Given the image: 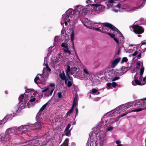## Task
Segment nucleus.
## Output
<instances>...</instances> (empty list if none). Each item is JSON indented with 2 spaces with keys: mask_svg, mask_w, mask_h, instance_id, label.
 I'll return each mask as SVG.
<instances>
[{
  "mask_svg": "<svg viewBox=\"0 0 146 146\" xmlns=\"http://www.w3.org/2000/svg\"><path fill=\"white\" fill-rule=\"evenodd\" d=\"M106 5L98 4H92L87 5L84 7L81 5L76 6L75 10L71 9H68L66 12V14L63 15L61 22V24L64 27V25L67 26L68 23L71 25V23H73L74 20L78 18L79 15L86 14L89 12L92 14H96L101 12L106 7Z\"/></svg>",
  "mask_w": 146,
  "mask_h": 146,
  "instance_id": "obj_1",
  "label": "nucleus"
},
{
  "mask_svg": "<svg viewBox=\"0 0 146 146\" xmlns=\"http://www.w3.org/2000/svg\"><path fill=\"white\" fill-rule=\"evenodd\" d=\"M43 123L41 122L36 123L34 124H31L29 125H22L19 127L9 128L7 129L5 134L3 135H1L0 137L1 140L5 142L9 141L11 138V137L13 135L17 134H22L26 132L30 131L35 129H40L42 127Z\"/></svg>",
  "mask_w": 146,
  "mask_h": 146,
  "instance_id": "obj_2",
  "label": "nucleus"
},
{
  "mask_svg": "<svg viewBox=\"0 0 146 146\" xmlns=\"http://www.w3.org/2000/svg\"><path fill=\"white\" fill-rule=\"evenodd\" d=\"M25 89L27 93L21 95L19 97L20 102L18 104L17 108L15 110L16 112L18 110H21L24 109L26 106L29 108V106L32 104L33 102H34L35 100V98L33 97L30 99L29 102L27 103V101L29 98V96L31 95V93H29V92H33V90L32 89H28L26 87H25Z\"/></svg>",
  "mask_w": 146,
  "mask_h": 146,
  "instance_id": "obj_3",
  "label": "nucleus"
},
{
  "mask_svg": "<svg viewBox=\"0 0 146 146\" xmlns=\"http://www.w3.org/2000/svg\"><path fill=\"white\" fill-rule=\"evenodd\" d=\"M95 25L97 27L94 28V30L95 31L103 33L108 34H113L115 35H118V36L121 34L120 32L115 27L111 24L107 23H96Z\"/></svg>",
  "mask_w": 146,
  "mask_h": 146,
  "instance_id": "obj_4",
  "label": "nucleus"
},
{
  "mask_svg": "<svg viewBox=\"0 0 146 146\" xmlns=\"http://www.w3.org/2000/svg\"><path fill=\"white\" fill-rule=\"evenodd\" d=\"M46 59V57H45L44 58V65L45 66L43 69L42 75V76L40 74H37L34 79V81L36 84H38L39 82V81H41L42 80L43 81L47 79L48 77L49 73L51 71L48 65V62H46L45 64V60Z\"/></svg>",
  "mask_w": 146,
  "mask_h": 146,
  "instance_id": "obj_5",
  "label": "nucleus"
},
{
  "mask_svg": "<svg viewBox=\"0 0 146 146\" xmlns=\"http://www.w3.org/2000/svg\"><path fill=\"white\" fill-rule=\"evenodd\" d=\"M101 127H102H102H101L100 128V131H98V132L96 134L93 133H92L91 135L90 134H90V139L91 140L93 141L95 139V138H93V136L95 135L96 134V137H97V138H98V137L100 141L101 142L103 143L106 136V133H105V131L106 130L108 131H111L113 129V127H110L107 129H105V128H104V131H103V129H102L103 128L102 126Z\"/></svg>",
  "mask_w": 146,
  "mask_h": 146,
  "instance_id": "obj_6",
  "label": "nucleus"
},
{
  "mask_svg": "<svg viewBox=\"0 0 146 146\" xmlns=\"http://www.w3.org/2000/svg\"><path fill=\"white\" fill-rule=\"evenodd\" d=\"M109 35L111 37L113 38L114 41L117 43V52L116 53V54H119L120 53L121 49L124 47L123 45V44L124 42V38L123 36L121 34H120V35L118 36L119 37V38L117 39L115 37V35L113 34L109 33Z\"/></svg>",
  "mask_w": 146,
  "mask_h": 146,
  "instance_id": "obj_7",
  "label": "nucleus"
},
{
  "mask_svg": "<svg viewBox=\"0 0 146 146\" xmlns=\"http://www.w3.org/2000/svg\"><path fill=\"white\" fill-rule=\"evenodd\" d=\"M132 106V103L131 102L120 106L115 109L113 115L115 116L116 115L120 113L121 111H124Z\"/></svg>",
  "mask_w": 146,
  "mask_h": 146,
  "instance_id": "obj_8",
  "label": "nucleus"
},
{
  "mask_svg": "<svg viewBox=\"0 0 146 146\" xmlns=\"http://www.w3.org/2000/svg\"><path fill=\"white\" fill-rule=\"evenodd\" d=\"M125 69H127L126 68L124 67ZM127 71L126 70L125 72H121L119 71H116L114 73V71L111 70V71H108L105 73V76L107 78L110 79L114 75H115L117 76H120L122 75L124 73Z\"/></svg>",
  "mask_w": 146,
  "mask_h": 146,
  "instance_id": "obj_9",
  "label": "nucleus"
},
{
  "mask_svg": "<svg viewBox=\"0 0 146 146\" xmlns=\"http://www.w3.org/2000/svg\"><path fill=\"white\" fill-rule=\"evenodd\" d=\"M54 86L55 84L54 83L50 84V86L48 87L42 91V94L46 96H51L54 90Z\"/></svg>",
  "mask_w": 146,
  "mask_h": 146,
  "instance_id": "obj_10",
  "label": "nucleus"
},
{
  "mask_svg": "<svg viewBox=\"0 0 146 146\" xmlns=\"http://www.w3.org/2000/svg\"><path fill=\"white\" fill-rule=\"evenodd\" d=\"M62 56L59 54L57 55L55 60L53 59V58H52L51 61L49 64L50 66L51 67H53L54 68L55 67H56L58 65V62L62 60Z\"/></svg>",
  "mask_w": 146,
  "mask_h": 146,
  "instance_id": "obj_11",
  "label": "nucleus"
},
{
  "mask_svg": "<svg viewBox=\"0 0 146 146\" xmlns=\"http://www.w3.org/2000/svg\"><path fill=\"white\" fill-rule=\"evenodd\" d=\"M131 30L133 31L137 34H141L143 33L144 29L138 25H133L129 27Z\"/></svg>",
  "mask_w": 146,
  "mask_h": 146,
  "instance_id": "obj_12",
  "label": "nucleus"
},
{
  "mask_svg": "<svg viewBox=\"0 0 146 146\" xmlns=\"http://www.w3.org/2000/svg\"><path fill=\"white\" fill-rule=\"evenodd\" d=\"M144 71V68L142 67L140 69V74H136L134 77V80L132 82V84L133 85L135 86L137 85L136 82H137L139 80L142 79V75L143 74Z\"/></svg>",
  "mask_w": 146,
  "mask_h": 146,
  "instance_id": "obj_13",
  "label": "nucleus"
},
{
  "mask_svg": "<svg viewBox=\"0 0 146 146\" xmlns=\"http://www.w3.org/2000/svg\"><path fill=\"white\" fill-rule=\"evenodd\" d=\"M68 71L67 69L66 70V75H69V74L71 75L77 72L79 70V69L77 67H71L70 68L68 69Z\"/></svg>",
  "mask_w": 146,
  "mask_h": 146,
  "instance_id": "obj_14",
  "label": "nucleus"
},
{
  "mask_svg": "<svg viewBox=\"0 0 146 146\" xmlns=\"http://www.w3.org/2000/svg\"><path fill=\"white\" fill-rule=\"evenodd\" d=\"M96 23H92L89 20L87 19V21L84 24V25L86 27L91 28L92 27L93 28L97 27L95 25Z\"/></svg>",
  "mask_w": 146,
  "mask_h": 146,
  "instance_id": "obj_15",
  "label": "nucleus"
},
{
  "mask_svg": "<svg viewBox=\"0 0 146 146\" xmlns=\"http://www.w3.org/2000/svg\"><path fill=\"white\" fill-rule=\"evenodd\" d=\"M62 47L64 52L66 53L68 55H70L71 54V51L69 50L68 46L66 42L62 43L61 45Z\"/></svg>",
  "mask_w": 146,
  "mask_h": 146,
  "instance_id": "obj_16",
  "label": "nucleus"
},
{
  "mask_svg": "<svg viewBox=\"0 0 146 146\" xmlns=\"http://www.w3.org/2000/svg\"><path fill=\"white\" fill-rule=\"evenodd\" d=\"M64 80L65 84L68 87H70L72 85L73 80L72 78L70 77L69 75H66V78Z\"/></svg>",
  "mask_w": 146,
  "mask_h": 146,
  "instance_id": "obj_17",
  "label": "nucleus"
},
{
  "mask_svg": "<svg viewBox=\"0 0 146 146\" xmlns=\"http://www.w3.org/2000/svg\"><path fill=\"white\" fill-rule=\"evenodd\" d=\"M15 112H13V113L10 114L6 115L2 120L0 121H2V124H4L9 119H12L13 117L15 116Z\"/></svg>",
  "mask_w": 146,
  "mask_h": 146,
  "instance_id": "obj_18",
  "label": "nucleus"
},
{
  "mask_svg": "<svg viewBox=\"0 0 146 146\" xmlns=\"http://www.w3.org/2000/svg\"><path fill=\"white\" fill-rule=\"evenodd\" d=\"M145 109H146V108H138V109H136L134 110L131 111H127V112H126L125 113H124L122 115H120V116H119V118H120V117H123V116H124L125 115H126V114H127L128 113H129L131 112H138L141 111Z\"/></svg>",
  "mask_w": 146,
  "mask_h": 146,
  "instance_id": "obj_19",
  "label": "nucleus"
},
{
  "mask_svg": "<svg viewBox=\"0 0 146 146\" xmlns=\"http://www.w3.org/2000/svg\"><path fill=\"white\" fill-rule=\"evenodd\" d=\"M83 75L84 79L86 80H88L89 78H90V75L87 70L85 68H84L83 69Z\"/></svg>",
  "mask_w": 146,
  "mask_h": 146,
  "instance_id": "obj_20",
  "label": "nucleus"
},
{
  "mask_svg": "<svg viewBox=\"0 0 146 146\" xmlns=\"http://www.w3.org/2000/svg\"><path fill=\"white\" fill-rule=\"evenodd\" d=\"M141 102H138L136 104L133 103V104L134 105H135L136 107L138 106V105H141L143 106V105H146V98L141 99Z\"/></svg>",
  "mask_w": 146,
  "mask_h": 146,
  "instance_id": "obj_21",
  "label": "nucleus"
},
{
  "mask_svg": "<svg viewBox=\"0 0 146 146\" xmlns=\"http://www.w3.org/2000/svg\"><path fill=\"white\" fill-rule=\"evenodd\" d=\"M137 85H143L146 84V77L139 80L136 82Z\"/></svg>",
  "mask_w": 146,
  "mask_h": 146,
  "instance_id": "obj_22",
  "label": "nucleus"
},
{
  "mask_svg": "<svg viewBox=\"0 0 146 146\" xmlns=\"http://www.w3.org/2000/svg\"><path fill=\"white\" fill-rule=\"evenodd\" d=\"M33 143V145L35 146H43L44 145L42 143V142L40 141L39 140H37L35 141V140L33 141L32 142H31V143Z\"/></svg>",
  "mask_w": 146,
  "mask_h": 146,
  "instance_id": "obj_23",
  "label": "nucleus"
},
{
  "mask_svg": "<svg viewBox=\"0 0 146 146\" xmlns=\"http://www.w3.org/2000/svg\"><path fill=\"white\" fill-rule=\"evenodd\" d=\"M121 58H120L115 59L114 60L111 62V67L114 68L119 62Z\"/></svg>",
  "mask_w": 146,
  "mask_h": 146,
  "instance_id": "obj_24",
  "label": "nucleus"
},
{
  "mask_svg": "<svg viewBox=\"0 0 146 146\" xmlns=\"http://www.w3.org/2000/svg\"><path fill=\"white\" fill-rule=\"evenodd\" d=\"M133 45H129L128 48L127 52L129 53H132L134 50L137 49V48L135 46H133Z\"/></svg>",
  "mask_w": 146,
  "mask_h": 146,
  "instance_id": "obj_25",
  "label": "nucleus"
},
{
  "mask_svg": "<svg viewBox=\"0 0 146 146\" xmlns=\"http://www.w3.org/2000/svg\"><path fill=\"white\" fill-rule=\"evenodd\" d=\"M75 65V64L73 61H69L67 64V71H68V69L70 68L71 67H73Z\"/></svg>",
  "mask_w": 146,
  "mask_h": 146,
  "instance_id": "obj_26",
  "label": "nucleus"
},
{
  "mask_svg": "<svg viewBox=\"0 0 146 146\" xmlns=\"http://www.w3.org/2000/svg\"><path fill=\"white\" fill-rule=\"evenodd\" d=\"M59 76L61 80H64L66 78V76H65L64 71H63L62 72L59 74Z\"/></svg>",
  "mask_w": 146,
  "mask_h": 146,
  "instance_id": "obj_27",
  "label": "nucleus"
},
{
  "mask_svg": "<svg viewBox=\"0 0 146 146\" xmlns=\"http://www.w3.org/2000/svg\"><path fill=\"white\" fill-rule=\"evenodd\" d=\"M108 120H105L106 122H107L108 121V123L110 124H111L114 122L115 121H116V119L114 118H109L107 119Z\"/></svg>",
  "mask_w": 146,
  "mask_h": 146,
  "instance_id": "obj_28",
  "label": "nucleus"
},
{
  "mask_svg": "<svg viewBox=\"0 0 146 146\" xmlns=\"http://www.w3.org/2000/svg\"><path fill=\"white\" fill-rule=\"evenodd\" d=\"M69 142V139L66 138L64 141L63 143L60 146H68V143Z\"/></svg>",
  "mask_w": 146,
  "mask_h": 146,
  "instance_id": "obj_29",
  "label": "nucleus"
},
{
  "mask_svg": "<svg viewBox=\"0 0 146 146\" xmlns=\"http://www.w3.org/2000/svg\"><path fill=\"white\" fill-rule=\"evenodd\" d=\"M72 129V128L70 129L69 130H65L64 133L65 135L67 136H69L71 134L70 131Z\"/></svg>",
  "mask_w": 146,
  "mask_h": 146,
  "instance_id": "obj_30",
  "label": "nucleus"
},
{
  "mask_svg": "<svg viewBox=\"0 0 146 146\" xmlns=\"http://www.w3.org/2000/svg\"><path fill=\"white\" fill-rule=\"evenodd\" d=\"M47 104V103H46L42 106V107L40 108V109L39 110V113L40 112H42L44 109L46 107Z\"/></svg>",
  "mask_w": 146,
  "mask_h": 146,
  "instance_id": "obj_31",
  "label": "nucleus"
},
{
  "mask_svg": "<svg viewBox=\"0 0 146 146\" xmlns=\"http://www.w3.org/2000/svg\"><path fill=\"white\" fill-rule=\"evenodd\" d=\"M74 31H73L72 32V33L71 35V39L72 41V42L73 43H74L73 40L74 39Z\"/></svg>",
  "mask_w": 146,
  "mask_h": 146,
  "instance_id": "obj_32",
  "label": "nucleus"
},
{
  "mask_svg": "<svg viewBox=\"0 0 146 146\" xmlns=\"http://www.w3.org/2000/svg\"><path fill=\"white\" fill-rule=\"evenodd\" d=\"M73 109L71 108V109L68 111L65 115L66 117H67L68 116H70V114L72 112Z\"/></svg>",
  "mask_w": 146,
  "mask_h": 146,
  "instance_id": "obj_33",
  "label": "nucleus"
},
{
  "mask_svg": "<svg viewBox=\"0 0 146 146\" xmlns=\"http://www.w3.org/2000/svg\"><path fill=\"white\" fill-rule=\"evenodd\" d=\"M139 51H138V50H137L136 51H135L134 53L131 54V55L133 57H135L137 56L138 54L139 53Z\"/></svg>",
  "mask_w": 146,
  "mask_h": 146,
  "instance_id": "obj_34",
  "label": "nucleus"
},
{
  "mask_svg": "<svg viewBox=\"0 0 146 146\" xmlns=\"http://www.w3.org/2000/svg\"><path fill=\"white\" fill-rule=\"evenodd\" d=\"M128 60V59L126 57H123L122 59L121 62V63H123L124 62H126Z\"/></svg>",
  "mask_w": 146,
  "mask_h": 146,
  "instance_id": "obj_35",
  "label": "nucleus"
},
{
  "mask_svg": "<svg viewBox=\"0 0 146 146\" xmlns=\"http://www.w3.org/2000/svg\"><path fill=\"white\" fill-rule=\"evenodd\" d=\"M58 97L60 98H61L62 96L63 92H58L57 93Z\"/></svg>",
  "mask_w": 146,
  "mask_h": 146,
  "instance_id": "obj_36",
  "label": "nucleus"
},
{
  "mask_svg": "<svg viewBox=\"0 0 146 146\" xmlns=\"http://www.w3.org/2000/svg\"><path fill=\"white\" fill-rule=\"evenodd\" d=\"M98 91V89L97 88H93L92 89V90L91 92H90V93H91L92 94H94L96 92Z\"/></svg>",
  "mask_w": 146,
  "mask_h": 146,
  "instance_id": "obj_37",
  "label": "nucleus"
},
{
  "mask_svg": "<svg viewBox=\"0 0 146 146\" xmlns=\"http://www.w3.org/2000/svg\"><path fill=\"white\" fill-rule=\"evenodd\" d=\"M61 37L62 38H63L64 36V33H65V31L64 30H62L61 32Z\"/></svg>",
  "mask_w": 146,
  "mask_h": 146,
  "instance_id": "obj_38",
  "label": "nucleus"
},
{
  "mask_svg": "<svg viewBox=\"0 0 146 146\" xmlns=\"http://www.w3.org/2000/svg\"><path fill=\"white\" fill-rule=\"evenodd\" d=\"M141 47H143V46L144 45L146 44V40L142 41L141 43Z\"/></svg>",
  "mask_w": 146,
  "mask_h": 146,
  "instance_id": "obj_39",
  "label": "nucleus"
},
{
  "mask_svg": "<svg viewBox=\"0 0 146 146\" xmlns=\"http://www.w3.org/2000/svg\"><path fill=\"white\" fill-rule=\"evenodd\" d=\"M119 77H114L112 80V81H114L119 80Z\"/></svg>",
  "mask_w": 146,
  "mask_h": 146,
  "instance_id": "obj_40",
  "label": "nucleus"
},
{
  "mask_svg": "<svg viewBox=\"0 0 146 146\" xmlns=\"http://www.w3.org/2000/svg\"><path fill=\"white\" fill-rule=\"evenodd\" d=\"M141 57V53L139 51V53L137 55V57L138 59H140Z\"/></svg>",
  "mask_w": 146,
  "mask_h": 146,
  "instance_id": "obj_41",
  "label": "nucleus"
},
{
  "mask_svg": "<svg viewBox=\"0 0 146 146\" xmlns=\"http://www.w3.org/2000/svg\"><path fill=\"white\" fill-rule=\"evenodd\" d=\"M70 126H71V125H70V124H68V125L66 127L65 130H69L68 129H69V128H70Z\"/></svg>",
  "mask_w": 146,
  "mask_h": 146,
  "instance_id": "obj_42",
  "label": "nucleus"
},
{
  "mask_svg": "<svg viewBox=\"0 0 146 146\" xmlns=\"http://www.w3.org/2000/svg\"><path fill=\"white\" fill-rule=\"evenodd\" d=\"M111 84L113 87H115L117 86V84L115 82H113Z\"/></svg>",
  "mask_w": 146,
  "mask_h": 146,
  "instance_id": "obj_43",
  "label": "nucleus"
},
{
  "mask_svg": "<svg viewBox=\"0 0 146 146\" xmlns=\"http://www.w3.org/2000/svg\"><path fill=\"white\" fill-rule=\"evenodd\" d=\"M73 103L77 104V100L76 98H74Z\"/></svg>",
  "mask_w": 146,
  "mask_h": 146,
  "instance_id": "obj_44",
  "label": "nucleus"
},
{
  "mask_svg": "<svg viewBox=\"0 0 146 146\" xmlns=\"http://www.w3.org/2000/svg\"><path fill=\"white\" fill-rule=\"evenodd\" d=\"M78 110L77 107L76 108V114L75 116H76L78 115Z\"/></svg>",
  "mask_w": 146,
  "mask_h": 146,
  "instance_id": "obj_45",
  "label": "nucleus"
},
{
  "mask_svg": "<svg viewBox=\"0 0 146 146\" xmlns=\"http://www.w3.org/2000/svg\"><path fill=\"white\" fill-rule=\"evenodd\" d=\"M76 104L73 103L72 106L71 108L73 109L74 108L76 107Z\"/></svg>",
  "mask_w": 146,
  "mask_h": 146,
  "instance_id": "obj_46",
  "label": "nucleus"
},
{
  "mask_svg": "<svg viewBox=\"0 0 146 146\" xmlns=\"http://www.w3.org/2000/svg\"><path fill=\"white\" fill-rule=\"evenodd\" d=\"M115 143L117 145L121 144V141L119 140H117L116 141Z\"/></svg>",
  "mask_w": 146,
  "mask_h": 146,
  "instance_id": "obj_47",
  "label": "nucleus"
},
{
  "mask_svg": "<svg viewBox=\"0 0 146 146\" xmlns=\"http://www.w3.org/2000/svg\"><path fill=\"white\" fill-rule=\"evenodd\" d=\"M107 86L108 87H110L112 85V84L111 83H108L107 84Z\"/></svg>",
  "mask_w": 146,
  "mask_h": 146,
  "instance_id": "obj_48",
  "label": "nucleus"
},
{
  "mask_svg": "<svg viewBox=\"0 0 146 146\" xmlns=\"http://www.w3.org/2000/svg\"><path fill=\"white\" fill-rule=\"evenodd\" d=\"M92 3V1L90 0H88L86 1V3Z\"/></svg>",
  "mask_w": 146,
  "mask_h": 146,
  "instance_id": "obj_49",
  "label": "nucleus"
},
{
  "mask_svg": "<svg viewBox=\"0 0 146 146\" xmlns=\"http://www.w3.org/2000/svg\"><path fill=\"white\" fill-rule=\"evenodd\" d=\"M140 62H137V67L139 66L140 65Z\"/></svg>",
  "mask_w": 146,
  "mask_h": 146,
  "instance_id": "obj_50",
  "label": "nucleus"
},
{
  "mask_svg": "<svg viewBox=\"0 0 146 146\" xmlns=\"http://www.w3.org/2000/svg\"><path fill=\"white\" fill-rule=\"evenodd\" d=\"M117 146H122V145L121 144L117 145Z\"/></svg>",
  "mask_w": 146,
  "mask_h": 146,
  "instance_id": "obj_51",
  "label": "nucleus"
},
{
  "mask_svg": "<svg viewBox=\"0 0 146 146\" xmlns=\"http://www.w3.org/2000/svg\"><path fill=\"white\" fill-rule=\"evenodd\" d=\"M106 115L104 116V117H102V120H103V119H104V118H106Z\"/></svg>",
  "mask_w": 146,
  "mask_h": 146,
  "instance_id": "obj_52",
  "label": "nucleus"
},
{
  "mask_svg": "<svg viewBox=\"0 0 146 146\" xmlns=\"http://www.w3.org/2000/svg\"><path fill=\"white\" fill-rule=\"evenodd\" d=\"M2 124V121H0V125Z\"/></svg>",
  "mask_w": 146,
  "mask_h": 146,
  "instance_id": "obj_53",
  "label": "nucleus"
},
{
  "mask_svg": "<svg viewBox=\"0 0 146 146\" xmlns=\"http://www.w3.org/2000/svg\"><path fill=\"white\" fill-rule=\"evenodd\" d=\"M141 36V35H138V37H140Z\"/></svg>",
  "mask_w": 146,
  "mask_h": 146,
  "instance_id": "obj_54",
  "label": "nucleus"
},
{
  "mask_svg": "<svg viewBox=\"0 0 146 146\" xmlns=\"http://www.w3.org/2000/svg\"><path fill=\"white\" fill-rule=\"evenodd\" d=\"M143 6H141V7H138L139 8H140L141 7H142Z\"/></svg>",
  "mask_w": 146,
  "mask_h": 146,
  "instance_id": "obj_55",
  "label": "nucleus"
},
{
  "mask_svg": "<svg viewBox=\"0 0 146 146\" xmlns=\"http://www.w3.org/2000/svg\"><path fill=\"white\" fill-rule=\"evenodd\" d=\"M146 138L145 139V143H146Z\"/></svg>",
  "mask_w": 146,
  "mask_h": 146,
  "instance_id": "obj_56",
  "label": "nucleus"
},
{
  "mask_svg": "<svg viewBox=\"0 0 146 146\" xmlns=\"http://www.w3.org/2000/svg\"><path fill=\"white\" fill-rule=\"evenodd\" d=\"M5 93L6 94H7V92H5Z\"/></svg>",
  "mask_w": 146,
  "mask_h": 146,
  "instance_id": "obj_57",
  "label": "nucleus"
},
{
  "mask_svg": "<svg viewBox=\"0 0 146 146\" xmlns=\"http://www.w3.org/2000/svg\"><path fill=\"white\" fill-rule=\"evenodd\" d=\"M144 1H145V2H146V0H144Z\"/></svg>",
  "mask_w": 146,
  "mask_h": 146,
  "instance_id": "obj_58",
  "label": "nucleus"
},
{
  "mask_svg": "<svg viewBox=\"0 0 146 146\" xmlns=\"http://www.w3.org/2000/svg\"><path fill=\"white\" fill-rule=\"evenodd\" d=\"M145 146H146V142L145 143Z\"/></svg>",
  "mask_w": 146,
  "mask_h": 146,
  "instance_id": "obj_59",
  "label": "nucleus"
}]
</instances>
